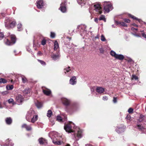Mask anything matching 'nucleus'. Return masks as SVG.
I'll return each mask as SVG.
<instances>
[{
	"mask_svg": "<svg viewBox=\"0 0 146 146\" xmlns=\"http://www.w3.org/2000/svg\"><path fill=\"white\" fill-rule=\"evenodd\" d=\"M73 125H74V124L72 123V122H70V123L64 125V129L68 133L73 132L74 131L72 129Z\"/></svg>",
	"mask_w": 146,
	"mask_h": 146,
	"instance_id": "20e7f679",
	"label": "nucleus"
},
{
	"mask_svg": "<svg viewBox=\"0 0 146 146\" xmlns=\"http://www.w3.org/2000/svg\"><path fill=\"white\" fill-rule=\"evenodd\" d=\"M104 89L102 87H98L96 88V91L98 93L101 94L103 92Z\"/></svg>",
	"mask_w": 146,
	"mask_h": 146,
	"instance_id": "f8f14e48",
	"label": "nucleus"
},
{
	"mask_svg": "<svg viewBox=\"0 0 146 146\" xmlns=\"http://www.w3.org/2000/svg\"><path fill=\"white\" fill-rule=\"evenodd\" d=\"M59 46L58 42L56 41L54 43V49L56 50L58 48Z\"/></svg>",
	"mask_w": 146,
	"mask_h": 146,
	"instance_id": "bb28decb",
	"label": "nucleus"
},
{
	"mask_svg": "<svg viewBox=\"0 0 146 146\" xmlns=\"http://www.w3.org/2000/svg\"><path fill=\"white\" fill-rule=\"evenodd\" d=\"M115 23L117 25H119L120 26L124 27H127V25L124 22H121L120 21H115Z\"/></svg>",
	"mask_w": 146,
	"mask_h": 146,
	"instance_id": "ddd939ff",
	"label": "nucleus"
},
{
	"mask_svg": "<svg viewBox=\"0 0 146 146\" xmlns=\"http://www.w3.org/2000/svg\"><path fill=\"white\" fill-rule=\"evenodd\" d=\"M126 118L128 120H130V116L129 115H127L126 117Z\"/></svg>",
	"mask_w": 146,
	"mask_h": 146,
	"instance_id": "6e6d98bb",
	"label": "nucleus"
},
{
	"mask_svg": "<svg viewBox=\"0 0 146 146\" xmlns=\"http://www.w3.org/2000/svg\"><path fill=\"white\" fill-rule=\"evenodd\" d=\"M39 143L40 144H43L46 143V140L42 138H41L38 139Z\"/></svg>",
	"mask_w": 146,
	"mask_h": 146,
	"instance_id": "f3484780",
	"label": "nucleus"
},
{
	"mask_svg": "<svg viewBox=\"0 0 146 146\" xmlns=\"http://www.w3.org/2000/svg\"><path fill=\"white\" fill-rule=\"evenodd\" d=\"M115 58L117 59L120 60H123L124 58V56L121 54H117Z\"/></svg>",
	"mask_w": 146,
	"mask_h": 146,
	"instance_id": "4468645a",
	"label": "nucleus"
},
{
	"mask_svg": "<svg viewBox=\"0 0 146 146\" xmlns=\"http://www.w3.org/2000/svg\"><path fill=\"white\" fill-rule=\"evenodd\" d=\"M132 79H135V80H137L138 79V77L136 76L135 75H133L132 76Z\"/></svg>",
	"mask_w": 146,
	"mask_h": 146,
	"instance_id": "a19ab883",
	"label": "nucleus"
},
{
	"mask_svg": "<svg viewBox=\"0 0 146 146\" xmlns=\"http://www.w3.org/2000/svg\"><path fill=\"white\" fill-rule=\"evenodd\" d=\"M22 80L23 83H25L28 82L27 79L24 76H21Z\"/></svg>",
	"mask_w": 146,
	"mask_h": 146,
	"instance_id": "a878e982",
	"label": "nucleus"
},
{
	"mask_svg": "<svg viewBox=\"0 0 146 146\" xmlns=\"http://www.w3.org/2000/svg\"><path fill=\"white\" fill-rule=\"evenodd\" d=\"M54 124V123L52 125H53Z\"/></svg>",
	"mask_w": 146,
	"mask_h": 146,
	"instance_id": "338daca9",
	"label": "nucleus"
},
{
	"mask_svg": "<svg viewBox=\"0 0 146 146\" xmlns=\"http://www.w3.org/2000/svg\"><path fill=\"white\" fill-rule=\"evenodd\" d=\"M44 5V3L42 0H40L37 2L36 6L37 8L39 9L42 8Z\"/></svg>",
	"mask_w": 146,
	"mask_h": 146,
	"instance_id": "6e6552de",
	"label": "nucleus"
},
{
	"mask_svg": "<svg viewBox=\"0 0 146 146\" xmlns=\"http://www.w3.org/2000/svg\"><path fill=\"white\" fill-rule=\"evenodd\" d=\"M129 16L133 19H135L136 20L137 19L136 18V17H134V16L131 15H129Z\"/></svg>",
	"mask_w": 146,
	"mask_h": 146,
	"instance_id": "09e8293b",
	"label": "nucleus"
},
{
	"mask_svg": "<svg viewBox=\"0 0 146 146\" xmlns=\"http://www.w3.org/2000/svg\"><path fill=\"white\" fill-rule=\"evenodd\" d=\"M62 103L66 105H68L70 103V101L65 98H62Z\"/></svg>",
	"mask_w": 146,
	"mask_h": 146,
	"instance_id": "9b49d317",
	"label": "nucleus"
},
{
	"mask_svg": "<svg viewBox=\"0 0 146 146\" xmlns=\"http://www.w3.org/2000/svg\"><path fill=\"white\" fill-rule=\"evenodd\" d=\"M137 126L138 129L140 130H142L143 129V127L141 125H137Z\"/></svg>",
	"mask_w": 146,
	"mask_h": 146,
	"instance_id": "58836bf2",
	"label": "nucleus"
},
{
	"mask_svg": "<svg viewBox=\"0 0 146 146\" xmlns=\"http://www.w3.org/2000/svg\"><path fill=\"white\" fill-rule=\"evenodd\" d=\"M101 40L102 41H105L106 40L105 37L104 36V35H102L101 36Z\"/></svg>",
	"mask_w": 146,
	"mask_h": 146,
	"instance_id": "e433bc0d",
	"label": "nucleus"
},
{
	"mask_svg": "<svg viewBox=\"0 0 146 146\" xmlns=\"http://www.w3.org/2000/svg\"><path fill=\"white\" fill-rule=\"evenodd\" d=\"M38 118V116L37 115L33 116V117L31 120V122L33 123L35 122L37 120Z\"/></svg>",
	"mask_w": 146,
	"mask_h": 146,
	"instance_id": "aec40b11",
	"label": "nucleus"
},
{
	"mask_svg": "<svg viewBox=\"0 0 146 146\" xmlns=\"http://www.w3.org/2000/svg\"><path fill=\"white\" fill-rule=\"evenodd\" d=\"M30 89L29 88L25 89L23 91V92L25 94H27L29 92Z\"/></svg>",
	"mask_w": 146,
	"mask_h": 146,
	"instance_id": "f704fd0d",
	"label": "nucleus"
},
{
	"mask_svg": "<svg viewBox=\"0 0 146 146\" xmlns=\"http://www.w3.org/2000/svg\"><path fill=\"white\" fill-rule=\"evenodd\" d=\"M4 37V35L3 33H0V40L2 39Z\"/></svg>",
	"mask_w": 146,
	"mask_h": 146,
	"instance_id": "de8ad7c7",
	"label": "nucleus"
},
{
	"mask_svg": "<svg viewBox=\"0 0 146 146\" xmlns=\"http://www.w3.org/2000/svg\"><path fill=\"white\" fill-rule=\"evenodd\" d=\"M38 61L42 65H45L46 64L45 62L43 61L38 60Z\"/></svg>",
	"mask_w": 146,
	"mask_h": 146,
	"instance_id": "49530a36",
	"label": "nucleus"
},
{
	"mask_svg": "<svg viewBox=\"0 0 146 146\" xmlns=\"http://www.w3.org/2000/svg\"><path fill=\"white\" fill-rule=\"evenodd\" d=\"M46 43V40L44 39H43L42 41L41 44L42 45H44Z\"/></svg>",
	"mask_w": 146,
	"mask_h": 146,
	"instance_id": "a18cd8bd",
	"label": "nucleus"
},
{
	"mask_svg": "<svg viewBox=\"0 0 146 146\" xmlns=\"http://www.w3.org/2000/svg\"><path fill=\"white\" fill-rule=\"evenodd\" d=\"M110 54L111 56L114 57L115 58V56H116V55L117 54H116L115 52L113 50H111L110 51Z\"/></svg>",
	"mask_w": 146,
	"mask_h": 146,
	"instance_id": "c756f323",
	"label": "nucleus"
},
{
	"mask_svg": "<svg viewBox=\"0 0 146 146\" xmlns=\"http://www.w3.org/2000/svg\"><path fill=\"white\" fill-rule=\"evenodd\" d=\"M94 11L96 14H100L102 13V9L100 5L99 4H96L94 5Z\"/></svg>",
	"mask_w": 146,
	"mask_h": 146,
	"instance_id": "7ed1b4c3",
	"label": "nucleus"
},
{
	"mask_svg": "<svg viewBox=\"0 0 146 146\" xmlns=\"http://www.w3.org/2000/svg\"><path fill=\"white\" fill-rule=\"evenodd\" d=\"M98 20L99 19H98L97 18H95V19H94V21L96 23H98Z\"/></svg>",
	"mask_w": 146,
	"mask_h": 146,
	"instance_id": "4d7b16f0",
	"label": "nucleus"
},
{
	"mask_svg": "<svg viewBox=\"0 0 146 146\" xmlns=\"http://www.w3.org/2000/svg\"><path fill=\"white\" fill-rule=\"evenodd\" d=\"M124 130V128L122 126L121 127H117L116 129V131L118 133H120L123 132Z\"/></svg>",
	"mask_w": 146,
	"mask_h": 146,
	"instance_id": "9d476101",
	"label": "nucleus"
},
{
	"mask_svg": "<svg viewBox=\"0 0 146 146\" xmlns=\"http://www.w3.org/2000/svg\"><path fill=\"white\" fill-rule=\"evenodd\" d=\"M112 26L113 27H114V26H113V25H112Z\"/></svg>",
	"mask_w": 146,
	"mask_h": 146,
	"instance_id": "69168bd1",
	"label": "nucleus"
},
{
	"mask_svg": "<svg viewBox=\"0 0 146 146\" xmlns=\"http://www.w3.org/2000/svg\"><path fill=\"white\" fill-rule=\"evenodd\" d=\"M52 115V112L51 110H49L48 111L47 113V116L48 117H50L51 115Z\"/></svg>",
	"mask_w": 146,
	"mask_h": 146,
	"instance_id": "c85d7f7f",
	"label": "nucleus"
},
{
	"mask_svg": "<svg viewBox=\"0 0 146 146\" xmlns=\"http://www.w3.org/2000/svg\"><path fill=\"white\" fill-rule=\"evenodd\" d=\"M5 121L7 124L10 125L12 122V119L11 117H7L5 119Z\"/></svg>",
	"mask_w": 146,
	"mask_h": 146,
	"instance_id": "a211bd4d",
	"label": "nucleus"
},
{
	"mask_svg": "<svg viewBox=\"0 0 146 146\" xmlns=\"http://www.w3.org/2000/svg\"><path fill=\"white\" fill-rule=\"evenodd\" d=\"M103 100L104 101L107 100H108V98L107 96H104L103 97Z\"/></svg>",
	"mask_w": 146,
	"mask_h": 146,
	"instance_id": "3c124183",
	"label": "nucleus"
},
{
	"mask_svg": "<svg viewBox=\"0 0 146 146\" xmlns=\"http://www.w3.org/2000/svg\"><path fill=\"white\" fill-rule=\"evenodd\" d=\"M5 26L6 27L9 29L10 28H13L15 25L16 22L15 21H13L9 19H7L5 22Z\"/></svg>",
	"mask_w": 146,
	"mask_h": 146,
	"instance_id": "f03ea898",
	"label": "nucleus"
},
{
	"mask_svg": "<svg viewBox=\"0 0 146 146\" xmlns=\"http://www.w3.org/2000/svg\"><path fill=\"white\" fill-rule=\"evenodd\" d=\"M67 119L66 117H65L64 119H63L61 117L59 116H57V120L60 122H62L64 121L65 120H66Z\"/></svg>",
	"mask_w": 146,
	"mask_h": 146,
	"instance_id": "dca6fc26",
	"label": "nucleus"
},
{
	"mask_svg": "<svg viewBox=\"0 0 146 146\" xmlns=\"http://www.w3.org/2000/svg\"><path fill=\"white\" fill-rule=\"evenodd\" d=\"M104 9L105 11L108 13L113 9V7L111 3L109 1H105L103 3Z\"/></svg>",
	"mask_w": 146,
	"mask_h": 146,
	"instance_id": "f257e3e1",
	"label": "nucleus"
},
{
	"mask_svg": "<svg viewBox=\"0 0 146 146\" xmlns=\"http://www.w3.org/2000/svg\"><path fill=\"white\" fill-rule=\"evenodd\" d=\"M35 104L37 107L38 108H40L42 106V104L41 102L38 101L35 103Z\"/></svg>",
	"mask_w": 146,
	"mask_h": 146,
	"instance_id": "4be33fe9",
	"label": "nucleus"
},
{
	"mask_svg": "<svg viewBox=\"0 0 146 146\" xmlns=\"http://www.w3.org/2000/svg\"><path fill=\"white\" fill-rule=\"evenodd\" d=\"M142 36L143 37L146 38V35L144 33L142 34Z\"/></svg>",
	"mask_w": 146,
	"mask_h": 146,
	"instance_id": "13d9d810",
	"label": "nucleus"
},
{
	"mask_svg": "<svg viewBox=\"0 0 146 146\" xmlns=\"http://www.w3.org/2000/svg\"><path fill=\"white\" fill-rule=\"evenodd\" d=\"M77 1L79 4H81L83 3H84L85 0H77Z\"/></svg>",
	"mask_w": 146,
	"mask_h": 146,
	"instance_id": "79ce46f5",
	"label": "nucleus"
},
{
	"mask_svg": "<svg viewBox=\"0 0 146 146\" xmlns=\"http://www.w3.org/2000/svg\"><path fill=\"white\" fill-rule=\"evenodd\" d=\"M144 117V116L142 115H140V116L139 119V122H142L143 120Z\"/></svg>",
	"mask_w": 146,
	"mask_h": 146,
	"instance_id": "72a5a7b5",
	"label": "nucleus"
},
{
	"mask_svg": "<svg viewBox=\"0 0 146 146\" xmlns=\"http://www.w3.org/2000/svg\"><path fill=\"white\" fill-rule=\"evenodd\" d=\"M6 88L7 90H11L13 88V86L12 85H7Z\"/></svg>",
	"mask_w": 146,
	"mask_h": 146,
	"instance_id": "7c9ffc66",
	"label": "nucleus"
},
{
	"mask_svg": "<svg viewBox=\"0 0 146 146\" xmlns=\"http://www.w3.org/2000/svg\"><path fill=\"white\" fill-rule=\"evenodd\" d=\"M82 131L81 130L79 129L78 131L77 136L79 138H80L82 137Z\"/></svg>",
	"mask_w": 146,
	"mask_h": 146,
	"instance_id": "b1692460",
	"label": "nucleus"
},
{
	"mask_svg": "<svg viewBox=\"0 0 146 146\" xmlns=\"http://www.w3.org/2000/svg\"><path fill=\"white\" fill-rule=\"evenodd\" d=\"M23 128H25L26 130L27 131H30L31 130L32 128L30 125H28L27 124H25L22 125Z\"/></svg>",
	"mask_w": 146,
	"mask_h": 146,
	"instance_id": "2eb2a0df",
	"label": "nucleus"
},
{
	"mask_svg": "<svg viewBox=\"0 0 146 146\" xmlns=\"http://www.w3.org/2000/svg\"><path fill=\"white\" fill-rule=\"evenodd\" d=\"M11 38L12 44L15 43L16 41V38L14 35H12L11 36Z\"/></svg>",
	"mask_w": 146,
	"mask_h": 146,
	"instance_id": "412c9836",
	"label": "nucleus"
},
{
	"mask_svg": "<svg viewBox=\"0 0 146 146\" xmlns=\"http://www.w3.org/2000/svg\"><path fill=\"white\" fill-rule=\"evenodd\" d=\"M6 44L8 45H12V42H11L8 39H6V41L5 42Z\"/></svg>",
	"mask_w": 146,
	"mask_h": 146,
	"instance_id": "473e14b6",
	"label": "nucleus"
},
{
	"mask_svg": "<svg viewBox=\"0 0 146 146\" xmlns=\"http://www.w3.org/2000/svg\"><path fill=\"white\" fill-rule=\"evenodd\" d=\"M95 38H99V37H98V36H96V37Z\"/></svg>",
	"mask_w": 146,
	"mask_h": 146,
	"instance_id": "e2e57ef3",
	"label": "nucleus"
},
{
	"mask_svg": "<svg viewBox=\"0 0 146 146\" xmlns=\"http://www.w3.org/2000/svg\"><path fill=\"white\" fill-rule=\"evenodd\" d=\"M64 70L65 71V73H66V72H68L70 70V67H68V68H65L64 69Z\"/></svg>",
	"mask_w": 146,
	"mask_h": 146,
	"instance_id": "4c0bfd02",
	"label": "nucleus"
},
{
	"mask_svg": "<svg viewBox=\"0 0 146 146\" xmlns=\"http://www.w3.org/2000/svg\"><path fill=\"white\" fill-rule=\"evenodd\" d=\"M8 94V92L7 91L3 92H2V94L3 95H6V94Z\"/></svg>",
	"mask_w": 146,
	"mask_h": 146,
	"instance_id": "603ef678",
	"label": "nucleus"
},
{
	"mask_svg": "<svg viewBox=\"0 0 146 146\" xmlns=\"http://www.w3.org/2000/svg\"><path fill=\"white\" fill-rule=\"evenodd\" d=\"M112 26L113 27H114V26H113V25H112Z\"/></svg>",
	"mask_w": 146,
	"mask_h": 146,
	"instance_id": "0e129e2a",
	"label": "nucleus"
},
{
	"mask_svg": "<svg viewBox=\"0 0 146 146\" xmlns=\"http://www.w3.org/2000/svg\"><path fill=\"white\" fill-rule=\"evenodd\" d=\"M76 78L75 76L72 77L70 80V84L72 85H74L76 84Z\"/></svg>",
	"mask_w": 146,
	"mask_h": 146,
	"instance_id": "1a4fd4ad",
	"label": "nucleus"
},
{
	"mask_svg": "<svg viewBox=\"0 0 146 146\" xmlns=\"http://www.w3.org/2000/svg\"><path fill=\"white\" fill-rule=\"evenodd\" d=\"M133 109L131 108H130L128 110V111L129 113H132L133 112Z\"/></svg>",
	"mask_w": 146,
	"mask_h": 146,
	"instance_id": "ea45409f",
	"label": "nucleus"
},
{
	"mask_svg": "<svg viewBox=\"0 0 146 146\" xmlns=\"http://www.w3.org/2000/svg\"><path fill=\"white\" fill-rule=\"evenodd\" d=\"M11 82H12V80H11Z\"/></svg>",
	"mask_w": 146,
	"mask_h": 146,
	"instance_id": "774afa93",
	"label": "nucleus"
},
{
	"mask_svg": "<svg viewBox=\"0 0 146 146\" xmlns=\"http://www.w3.org/2000/svg\"><path fill=\"white\" fill-rule=\"evenodd\" d=\"M51 56L53 60H56L59 58V56L58 55L53 54Z\"/></svg>",
	"mask_w": 146,
	"mask_h": 146,
	"instance_id": "393cba45",
	"label": "nucleus"
},
{
	"mask_svg": "<svg viewBox=\"0 0 146 146\" xmlns=\"http://www.w3.org/2000/svg\"><path fill=\"white\" fill-rule=\"evenodd\" d=\"M35 111L33 110H30L28 112V114L26 116V119L27 121H30V119L29 118V117L31 116H33L34 115Z\"/></svg>",
	"mask_w": 146,
	"mask_h": 146,
	"instance_id": "0eeeda50",
	"label": "nucleus"
},
{
	"mask_svg": "<svg viewBox=\"0 0 146 146\" xmlns=\"http://www.w3.org/2000/svg\"><path fill=\"white\" fill-rule=\"evenodd\" d=\"M55 36V34L54 33L51 32L50 37L52 38H54Z\"/></svg>",
	"mask_w": 146,
	"mask_h": 146,
	"instance_id": "37998d69",
	"label": "nucleus"
},
{
	"mask_svg": "<svg viewBox=\"0 0 146 146\" xmlns=\"http://www.w3.org/2000/svg\"><path fill=\"white\" fill-rule=\"evenodd\" d=\"M65 146H70V145L69 144H67Z\"/></svg>",
	"mask_w": 146,
	"mask_h": 146,
	"instance_id": "680f3d73",
	"label": "nucleus"
},
{
	"mask_svg": "<svg viewBox=\"0 0 146 146\" xmlns=\"http://www.w3.org/2000/svg\"><path fill=\"white\" fill-rule=\"evenodd\" d=\"M124 20L125 22L127 23H129L130 22V20L129 19H124Z\"/></svg>",
	"mask_w": 146,
	"mask_h": 146,
	"instance_id": "8fccbe9b",
	"label": "nucleus"
},
{
	"mask_svg": "<svg viewBox=\"0 0 146 146\" xmlns=\"http://www.w3.org/2000/svg\"><path fill=\"white\" fill-rule=\"evenodd\" d=\"M52 141L53 143L56 145H60L63 143L62 141H56L54 140H53Z\"/></svg>",
	"mask_w": 146,
	"mask_h": 146,
	"instance_id": "5701e85b",
	"label": "nucleus"
},
{
	"mask_svg": "<svg viewBox=\"0 0 146 146\" xmlns=\"http://www.w3.org/2000/svg\"><path fill=\"white\" fill-rule=\"evenodd\" d=\"M2 108V106L1 104V103L0 102V108Z\"/></svg>",
	"mask_w": 146,
	"mask_h": 146,
	"instance_id": "052dcab7",
	"label": "nucleus"
},
{
	"mask_svg": "<svg viewBox=\"0 0 146 146\" xmlns=\"http://www.w3.org/2000/svg\"><path fill=\"white\" fill-rule=\"evenodd\" d=\"M67 2V1H65L64 2H62L60 5V7L59 8V9L63 13H64L66 12V8L65 5Z\"/></svg>",
	"mask_w": 146,
	"mask_h": 146,
	"instance_id": "423d86ee",
	"label": "nucleus"
},
{
	"mask_svg": "<svg viewBox=\"0 0 146 146\" xmlns=\"http://www.w3.org/2000/svg\"><path fill=\"white\" fill-rule=\"evenodd\" d=\"M8 102L9 104L12 103L14 104L15 103L14 102V100L12 98H10L8 100Z\"/></svg>",
	"mask_w": 146,
	"mask_h": 146,
	"instance_id": "c9c22d12",
	"label": "nucleus"
},
{
	"mask_svg": "<svg viewBox=\"0 0 146 146\" xmlns=\"http://www.w3.org/2000/svg\"><path fill=\"white\" fill-rule=\"evenodd\" d=\"M99 50L101 53H103L104 52V50L102 48H100Z\"/></svg>",
	"mask_w": 146,
	"mask_h": 146,
	"instance_id": "5fc2aeb1",
	"label": "nucleus"
},
{
	"mask_svg": "<svg viewBox=\"0 0 146 146\" xmlns=\"http://www.w3.org/2000/svg\"><path fill=\"white\" fill-rule=\"evenodd\" d=\"M113 102L115 103L117 102V99L116 98H113Z\"/></svg>",
	"mask_w": 146,
	"mask_h": 146,
	"instance_id": "864d4df0",
	"label": "nucleus"
},
{
	"mask_svg": "<svg viewBox=\"0 0 146 146\" xmlns=\"http://www.w3.org/2000/svg\"><path fill=\"white\" fill-rule=\"evenodd\" d=\"M7 82V81L6 80L3 78H0V83H5Z\"/></svg>",
	"mask_w": 146,
	"mask_h": 146,
	"instance_id": "2f4dec72",
	"label": "nucleus"
},
{
	"mask_svg": "<svg viewBox=\"0 0 146 146\" xmlns=\"http://www.w3.org/2000/svg\"><path fill=\"white\" fill-rule=\"evenodd\" d=\"M99 20H104L105 22L106 21V19L105 18L104 15H101L99 18Z\"/></svg>",
	"mask_w": 146,
	"mask_h": 146,
	"instance_id": "cd10ccee",
	"label": "nucleus"
},
{
	"mask_svg": "<svg viewBox=\"0 0 146 146\" xmlns=\"http://www.w3.org/2000/svg\"><path fill=\"white\" fill-rule=\"evenodd\" d=\"M43 92L45 94L47 95H50L51 93V91L48 89L45 90L43 89Z\"/></svg>",
	"mask_w": 146,
	"mask_h": 146,
	"instance_id": "6ab92c4d",
	"label": "nucleus"
},
{
	"mask_svg": "<svg viewBox=\"0 0 146 146\" xmlns=\"http://www.w3.org/2000/svg\"><path fill=\"white\" fill-rule=\"evenodd\" d=\"M22 27V25L21 24H18L17 25V27L18 29V30L19 31H20V30L19 29H20Z\"/></svg>",
	"mask_w": 146,
	"mask_h": 146,
	"instance_id": "c03bdc74",
	"label": "nucleus"
},
{
	"mask_svg": "<svg viewBox=\"0 0 146 146\" xmlns=\"http://www.w3.org/2000/svg\"><path fill=\"white\" fill-rule=\"evenodd\" d=\"M37 54H38L41 55V54H42V53L40 51H38V52Z\"/></svg>",
	"mask_w": 146,
	"mask_h": 146,
	"instance_id": "bf43d9fd",
	"label": "nucleus"
},
{
	"mask_svg": "<svg viewBox=\"0 0 146 146\" xmlns=\"http://www.w3.org/2000/svg\"><path fill=\"white\" fill-rule=\"evenodd\" d=\"M15 100L18 104H20L24 101V98L21 94H18L16 96Z\"/></svg>",
	"mask_w": 146,
	"mask_h": 146,
	"instance_id": "39448f33",
	"label": "nucleus"
}]
</instances>
